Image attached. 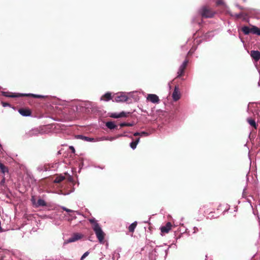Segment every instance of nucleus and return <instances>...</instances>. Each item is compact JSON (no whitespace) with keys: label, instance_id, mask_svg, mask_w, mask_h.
<instances>
[{"label":"nucleus","instance_id":"1","mask_svg":"<svg viewBox=\"0 0 260 260\" xmlns=\"http://www.w3.org/2000/svg\"><path fill=\"white\" fill-rule=\"evenodd\" d=\"M89 222L92 224V229L95 232L96 236L101 244H104L105 234L99 224L94 218L89 219Z\"/></svg>","mask_w":260,"mask_h":260},{"label":"nucleus","instance_id":"2","mask_svg":"<svg viewBox=\"0 0 260 260\" xmlns=\"http://www.w3.org/2000/svg\"><path fill=\"white\" fill-rule=\"evenodd\" d=\"M200 14L202 17L205 18L212 17L214 15V12L206 6L203 7L199 11Z\"/></svg>","mask_w":260,"mask_h":260},{"label":"nucleus","instance_id":"3","mask_svg":"<svg viewBox=\"0 0 260 260\" xmlns=\"http://www.w3.org/2000/svg\"><path fill=\"white\" fill-rule=\"evenodd\" d=\"M3 94L5 95V96H9V97H18V96H32V97H34V98H43V95H39V94H32V93H28V94H16V93H15V94H11V95H8L7 94H6V93H4Z\"/></svg>","mask_w":260,"mask_h":260},{"label":"nucleus","instance_id":"4","mask_svg":"<svg viewBox=\"0 0 260 260\" xmlns=\"http://www.w3.org/2000/svg\"><path fill=\"white\" fill-rule=\"evenodd\" d=\"M42 133L40 131L39 128H33L25 133L26 137H31L34 136H37Z\"/></svg>","mask_w":260,"mask_h":260},{"label":"nucleus","instance_id":"5","mask_svg":"<svg viewBox=\"0 0 260 260\" xmlns=\"http://www.w3.org/2000/svg\"><path fill=\"white\" fill-rule=\"evenodd\" d=\"M127 96L125 94V93L122 92L120 94V95H117L114 98L113 101L116 102H126L127 100Z\"/></svg>","mask_w":260,"mask_h":260},{"label":"nucleus","instance_id":"6","mask_svg":"<svg viewBox=\"0 0 260 260\" xmlns=\"http://www.w3.org/2000/svg\"><path fill=\"white\" fill-rule=\"evenodd\" d=\"M147 100L154 104L158 103L159 101L158 96L155 94H148Z\"/></svg>","mask_w":260,"mask_h":260},{"label":"nucleus","instance_id":"7","mask_svg":"<svg viewBox=\"0 0 260 260\" xmlns=\"http://www.w3.org/2000/svg\"><path fill=\"white\" fill-rule=\"evenodd\" d=\"M82 235L80 234H75L73 235V236L69 239H68L66 242V243H69L71 242H74L75 241H76L79 239H80L82 238Z\"/></svg>","mask_w":260,"mask_h":260},{"label":"nucleus","instance_id":"8","mask_svg":"<svg viewBox=\"0 0 260 260\" xmlns=\"http://www.w3.org/2000/svg\"><path fill=\"white\" fill-rule=\"evenodd\" d=\"M172 98L175 101H178L180 98V93L179 88L177 86H176L174 88V90L172 94Z\"/></svg>","mask_w":260,"mask_h":260},{"label":"nucleus","instance_id":"9","mask_svg":"<svg viewBox=\"0 0 260 260\" xmlns=\"http://www.w3.org/2000/svg\"><path fill=\"white\" fill-rule=\"evenodd\" d=\"M187 63L188 60L186 59L183 62L182 64L180 66L177 73L178 77H180L183 74L184 70L185 69L186 67L187 66Z\"/></svg>","mask_w":260,"mask_h":260},{"label":"nucleus","instance_id":"10","mask_svg":"<svg viewBox=\"0 0 260 260\" xmlns=\"http://www.w3.org/2000/svg\"><path fill=\"white\" fill-rule=\"evenodd\" d=\"M250 54L252 59L255 61H257L260 59V52L258 51L252 50Z\"/></svg>","mask_w":260,"mask_h":260},{"label":"nucleus","instance_id":"11","mask_svg":"<svg viewBox=\"0 0 260 260\" xmlns=\"http://www.w3.org/2000/svg\"><path fill=\"white\" fill-rule=\"evenodd\" d=\"M76 138L77 139H81L84 141H87V142H94V138H90V137H88L84 136L81 135H77L76 136Z\"/></svg>","mask_w":260,"mask_h":260},{"label":"nucleus","instance_id":"12","mask_svg":"<svg viewBox=\"0 0 260 260\" xmlns=\"http://www.w3.org/2000/svg\"><path fill=\"white\" fill-rule=\"evenodd\" d=\"M172 224L170 222H168L165 226L160 228V230L162 233H167L171 229Z\"/></svg>","mask_w":260,"mask_h":260},{"label":"nucleus","instance_id":"13","mask_svg":"<svg viewBox=\"0 0 260 260\" xmlns=\"http://www.w3.org/2000/svg\"><path fill=\"white\" fill-rule=\"evenodd\" d=\"M19 113L23 116H29L31 115L30 110L25 109H20L19 110Z\"/></svg>","mask_w":260,"mask_h":260},{"label":"nucleus","instance_id":"14","mask_svg":"<svg viewBox=\"0 0 260 260\" xmlns=\"http://www.w3.org/2000/svg\"><path fill=\"white\" fill-rule=\"evenodd\" d=\"M250 33L260 36V29L256 26H252L250 28Z\"/></svg>","mask_w":260,"mask_h":260},{"label":"nucleus","instance_id":"15","mask_svg":"<svg viewBox=\"0 0 260 260\" xmlns=\"http://www.w3.org/2000/svg\"><path fill=\"white\" fill-rule=\"evenodd\" d=\"M137 222L135 221L131 223L128 226V231L129 232L133 233L137 226Z\"/></svg>","mask_w":260,"mask_h":260},{"label":"nucleus","instance_id":"16","mask_svg":"<svg viewBox=\"0 0 260 260\" xmlns=\"http://www.w3.org/2000/svg\"><path fill=\"white\" fill-rule=\"evenodd\" d=\"M140 142V138L137 139L135 141H133L130 143V147L132 149L134 150L136 148L139 142Z\"/></svg>","mask_w":260,"mask_h":260},{"label":"nucleus","instance_id":"17","mask_svg":"<svg viewBox=\"0 0 260 260\" xmlns=\"http://www.w3.org/2000/svg\"><path fill=\"white\" fill-rule=\"evenodd\" d=\"M106 125L108 128L110 129H114L116 127V125H115L114 122L112 121L107 122L106 123Z\"/></svg>","mask_w":260,"mask_h":260},{"label":"nucleus","instance_id":"18","mask_svg":"<svg viewBox=\"0 0 260 260\" xmlns=\"http://www.w3.org/2000/svg\"><path fill=\"white\" fill-rule=\"evenodd\" d=\"M46 205V203L45 201L44 200L41 199H39L37 202V203L36 204V207H40V206L44 207V206H45Z\"/></svg>","mask_w":260,"mask_h":260},{"label":"nucleus","instance_id":"19","mask_svg":"<svg viewBox=\"0 0 260 260\" xmlns=\"http://www.w3.org/2000/svg\"><path fill=\"white\" fill-rule=\"evenodd\" d=\"M111 99V93L109 92H107L105 93L101 98V100H105L106 101H109Z\"/></svg>","mask_w":260,"mask_h":260},{"label":"nucleus","instance_id":"20","mask_svg":"<svg viewBox=\"0 0 260 260\" xmlns=\"http://www.w3.org/2000/svg\"><path fill=\"white\" fill-rule=\"evenodd\" d=\"M65 179V177L62 175H59L58 176H57L55 180H54V183H59L61 181H63Z\"/></svg>","mask_w":260,"mask_h":260},{"label":"nucleus","instance_id":"21","mask_svg":"<svg viewBox=\"0 0 260 260\" xmlns=\"http://www.w3.org/2000/svg\"><path fill=\"white\" fill-rule=\"evenodd\" d=\"M247 122L251 126L254 127L255 128H256L257 125H256L254 120L251 119V118H248Z\"/></svg>","mask_w":260,"mask_h":260},{"label":"nucleus","instance_id":"22","mask_svg":"<svg viewBox=\"0 0 260 260\" xmlns=\"http://www.w3.org/2000/svg\"><path fill=\"white\" fill-rule=\"evenodd\" d=\"M250 28L248 26H245L242 27V30L244 34L248 35L250 33Z\"/></svg>","mask_w":260,"mask_h":260},{"label":"nucleus","instance_id":"23","mask_svg":"<svg viewBox=\"0 0 260 260\" xmlns=\"http://www.w3.org/2000/svg\"><path fill=\"white\" fill-rule=\"evenodd\" d=\"M0 169L3 174H5L6 172H8V168L2 163H0Z\"/></svg>","mask_w":260,"mask_h":260},{"label":"nucleus","instance_id":"24","mask_svg":"<svg viewBox=\"0 0 260 260\" xmlns=\"http://www.w3.org/2000/svg\"><path fill=\"white\" fill-rule=\"evenodd\" d=\"M148 133L146 132H142L141 133L136 132L134 134V136H148Z\"/></svg>","mask_w":260,"mask_h":260},{"label":"nucleus","instance_id":"25","mask_svg":"<svg viewBox=\"0 0 260 260\" xmlns=\"http://www.w3.org/2000/svg\"><path fill=\"white\" fill-rule=\"evenodd\" d=\"M109 140V138L105 137H102L100 138H97L94 139V142H99V141H105Z\"/></svg>","mask_w":260,"mask_h":260},{"label":"nucleus","instance_id":"26","mask_svg":"<svg viewBox=\"0 0 260 260\" xmlns=\"http://www.w3.org/2000/svg\"><path fill=\"white\" fill-rule=\"evenodd\" d=\"M89 254V252H85L81 256L80 260H83Z\"/></svg>","mask_w":260,"mask_h":260},{"label":"nucleus","instance_id":"27","mask_svg":"<svg viewBox=\"0 0 260 260\" xmlns=\"http://www.w3.org/2000/svg\"><path fill=\"white\" fill-rule=\"evenodd\" d=\"M128 113H126L124 112H121L120 113H119V118L120 117H126Z\"/></svg>","mask_w":260,"mask_h":260},{"label":"nucleus","instance_id":"28","mask_svg":"<svg viewBox=\"0 0 260 260\" xmlns=\"http://www.w3.org/2000/svg\"><path fill=\"white\" fill-rule=\"evenodd\" d=\"M61 209H62L64 211H66V212H67L70 213V212H73V210H71V209H68V208H66V207H65L62 206V207H61Z\"/></svg>","mask_w":260,"mask_h":260},{"label":"nucleus","instance_id":"29","mask_svg":"<svg viewBox=\"0 0 260 260\" xmlns=\"http://www.w3.org/2000/svg\"><path fill=\"white\" fill-rule=\"evenodd\" d=\"M111 116L114 118H119V113H112Z\"/></svg>","mask_w":260,"mask_h":260},{"label":"nucleus","instance_id":"30","mask_svg":"<svg viewBox=\"0 0 260 260\" xmlns=\"http://www.w3.org/2000/svg\"><path fill=\"white\" fill-rule=\"evenodd\" d=\"M133 124L129 123H122L120 124V126H132Z\"/></svg>","mask_w":260,"mask_h":260},{"label":"nucleus","instance_id":"31","mask_svg":"<svg viewBox=\"0 0 260 260\" xmlns=\"http://www.w3.org/2000/svg\"><path fill=\"white\" fill-rule=\"evenodd\" d=\"M217 5H221L223 4V2L221 0H217L216 2Z\"/></svg>","mask_w":260,"mask_h":260},{"label":"nucleus","instance_id":"32","mask_svg":"<svg viewBox=\"0 0 260 260\" xmlns=\"http://www.w3.org/2000/svg\"><path fill=\"white\" fill-rule=\"evenodd\" d=\"M70 148L72 150L73 152H75V150L73 146H70Z\"/></svg>","mask_w":260,"mask_h":260},{"label":"nucleus","instance_id":"33","mask_svg":"<svg viewBox=\"0 0 260 260\" xmlns=\"http://www.w3.org/2000/svg\"><path fill=\"white\" fill-rule=\"evenodd\" d=\"M114 139L113 138H109L108 140L112 141V140H113Z\"/></svg>","mask_w":260,"mask_h":260},{"label":"nucleus","instance_id":"34","mask_svg":"<svg viewBox=\"0 0 260 260\" xmlns=\"http://www.w3.org/2000/svg\"><path fill=\"white\" fill-rule=\"evenodd\" d=\"M190 53H191V51H189L188 52V54H190Z\"/></svg>","mask_w":260,"mask_h":260},{"label":"nucleus","instance_id":"35","mask_svg":"<svg viewBox=\"0 0 260 260\" xmlns=\"http://www.w3.org/2000/svg\"><path fill=\"white\" fill-rule=\"evenodd\" d=\"M4 106H6V104H4L3 105Z\"/></svg>","mask_w":260,"mask_h":260}]
</instances>
